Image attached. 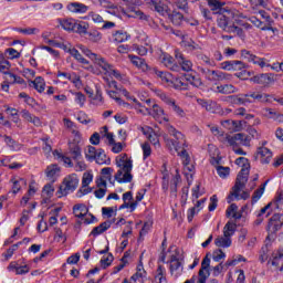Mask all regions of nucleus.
<instances>
[{
  "label": "nucleus",
  "mask_w": 283,
  "mask_h": 283,
  "mask_svg": "<svg viewBox=\"0 0 283 283\" xmlns=\"http://www.w3.org/2000/svg\"><path fill=\"white\" fill-rule=\"evenodd\" d=\"M235 165L241 166L242 169L238 174L235 184L227 197L228 205H231L234 200H249V198H251V192L243 190L244 187H247V182H249V169L251 168L249 159L239 157L235 159ZM240 191H242V193H240Z\"/></svg>",
  "instance_id": "obj_1"
},
{
  "label": "nucleus",
  "mask_w": 283,
  "mask_h": 283,
  "mask_svg": "<svg viewBox=\"0 0 283 283\" xmlns=\"http://www.w3.org/2000/svg\"><path fill=\"white\" fill-rule=\"evenodd\" d=\"M217 14H219L217 20L219 28L229 34H237V36H242V34H247V30L251 29V24L249 23H243L241 27L231 24V20L235 18V10L226 9L224 11H221Z\"/></svg>",
  "instance_id": "obj_2"
},
{
  "label": "nucleus",
  "mask_w": 283,
  "mask_h": 283,
  "mask_svg": "<svg viewBox=\"0 0 283 283\" xmlns=\"http://www.w3.org/2000/svg\"><path fill=\"white\" fill-rule=\"evenodd\" d=\"M116 165L118 170L115 174L114 179L119 184L132 182V180H134V176L132 175L134 165L132 164V159L127 157V154L117 157Z\"/></svg>",
  "instance_id": "obj_3"
},
{
  "label": "nucleus",
  "mask_w": 283,
  "mask_h": 283,
  "mask_svg": "<svg viewBox=\"0 0 283 283\" xmlns=\"http://www.w3.org/2000/svg\"><path fill=\"white\" fill-rule=\"evenodd\" d=\"M168 133L175 138L165 139L166 146L170 151H174V149L175 151H180L187 147V139H185V135H182V133L178 132L174 126H168Z\"/></svg>",
  "instance_id": "obj_4"
},
{
  "label": "nucleus",
  "mask_w": 283,
  "mask_h": 283,
  "mask_svg": "<svg viewBox=\"0 0 283 283\" xmlns=\"http://www.w3.org/2000/svg\"><path fill=\"white\" fill-rule=\"evenodd\" d=\"M77 187L78 176L76 174L69 175L67 177L64 178L62 185L57 190L59 198H61V196H67V193L76 191Z\"/></svg>",
  "instance_id": "obj_5"
},
{
  "label": "nucleus",
  "mask_w": 283,
  "mask_h": 283,
  "mask_svg": "<svg viewBox=\"0 0 283 283\" xmlns=\"http://www.w3.org/2000/svg\"><path fill=\"white\" fill-rule=\"evenodd\" d=\"M198 71L201 72L207 81H210L211 83H222V81H231V74L224 73L222 71H213L205 69L202 66H199Z\"/></svg>",
  "instance_id": "obj_6"
},
{
  "label": "nucleus",
  "mask_w": 283,
  "mask_h": 283,
  "mask_svg": "<svg viewBox=\"0 0 283 283\" xmlns=\"http://www.w3.org/2000/svg\"><path fill=\"white\" fill-rule=\"evenodd\" d=\"M126 3L133 7H128L127 10L122 9V14L133 19H140V21H147V15L138 8H136V6H140V0H126Z\"/></svg>",
  "instance_id": "obj_7"
},
{
  "label": "nucleus",
  "mask_w": 283,
  "mask_h": 283,
  "mask_svg": "<svg viewBox=\"0 0 283 283\" xmlns=\"http://www.w3.org/2000/svg\"><path fill=\"white\" fill-rule=\"evenodd\" d=\"M226 140L230 147H240V145L243 147H249L251 143V139H249V136H247L244 133L234 134L232 136L227 135Z\"/></svg>",
  "instance_id": "obj_8"
},
{
  "label": "nucleus",
  "mask_w": 283,
  "mask_h": 283,
  "mask_svg": "<svg viewBox=\"0 0 283 283\" xmlns=\"http://www.w3.org/2000/svg\"><path fill=\"white\" fill-rule=\"evenodd\" d=\"M159 98L161 101H164L166 103V105H168V107L170 109H172V112H175V114H177V116H180V118H185V116H186L185 109H182V107H180V105H178L176 103V99L169 97V95H167L165 93H160Z\"/></svg>",
  "instance_id": "obj_9"
},
{
  "label": "nucleus",
  "mask_w": 283,
  "mask_h": 283,
  "mask_svg": "<svg viewBox=\"0 0 283 283\" xmlns=\"http://www.w3.org/2000/svg\"><path fill=\"white\" fill-rule=\"evenodd\" d=\"M251 81H253V83H256L258 85H262L263 87H269L270 85H273V83H275V74L262 73L253 76Z\"/></svg>",
  "instance_id": "obj_10"
},
{
  "label": "nucleus",
  "mask_w": 283,
  "mask_h": 283,
  "mask_svg": "<svg viewBox=\"0 0 283 283\" xmlns=\"http://www.w3.org/2000/svg\"><path fill=\"white\" fill-rule=\"evenodd\" d=\"M210 266H211V259H209V254H207L201 262L198 283H207L209 275H211V272L209 271Z\"/></svg>",
  "instance_id": "obj_11"
},
{
  "label": "nucleus",
  "mask_w": 283,
  "mask_h": 283,
  "mask_svg": "<svg viewBox=\"0 0 283 283\" xmlns=\"http://www.w3.org/2000/svg\"><path fill=\"white\" fill-rule=\"evenodd\" d=\"M282 227H283L282 213H274L269 220L266 230L270 233H277V231H280Z\"/></svg>",
  "instance_id": "obj_12"
},
{
  "label": "nucleus",
  "mask_w": 283,
  "mask_h": 283,
  "mask_svg": "<svg viewBox=\"0 0 283 283\" xmlns=\"http://www.w3.org/2000/svg\"><path fill=\"white\" fill-rule=\"evenodd\" d=\"M73 213L75 218H81V220H84V224H92V222L96 220V217H94L93 214H90L91 220L85 218V216H87V208L85 207V205H75L73 207Z\"/></svg>",
  "instance_id": "obj_13"
},
{
  "label": "nucleus",
  "mask_w": 283,
  "mask_h": 283,
  "mask_svg": "<svg viewBox=\"0 0 283 283\" xmlns=\"http://www.w3.org/2000/svg\"><path fill=\"white\" fill-rule=\"evenodd\" d=\"M159 59L168 70H171L172 72H178L180 70V66L176 64V60L170 54L161 52Z\"/></svg>",
  "instance_id": "obj_14"
},
{
  "label": "nucleus",
  "mask_w": 283,
  "mask_h": 283,
  "mask_svg": "<svg viewBox=\"0 0 283 283\" xmlns=\"http://www.w3.org/2000/svg\"><path fill=\"white\" fill-rule=\"evenodd\" d=\"M81 140H78L76 137L74 138L73 143L69 144V153L73 160H81L83 158V155L81 153Z\"/></svg>",
  "instance_id": "obj_15"
},
{
  "label": "nucleus",
  "mask_w": 283,
  "mask_h": 283,
  "mask_svg": "<svg viewBox=\"0 0 283 283\" xmlns=\"http://www.w3.org/2000/svg\"><path fill=\"white\" fill-rule=\"evenodd\" d=\"M169 264H170L171 275H175V277H178V275L182 273V262H180V260L176 254H172L170 256Z\"/></svg>",
  "instance_id": "obj_16"
},
{
  "label": "nucleus",
  "mask_w": 283,
  "mask_h": 283,
  "mask_svg": "<svg viewBox=\"0 0 283 283\" xmlns=\"http://www.w3.org/2000/svg\"><path fill=\"white\" fill-rule=\"evenodd\" d=\"M256 158L261 160L262 165H269L273 158V153L266 147H260L256 151Z\"/></svg>",
  "instance_id": "obj_17"
},
{
  "label": "nucleus",
  "mask_w": 283,
  "mask_h": 283,
  "mask_svg": "<svg viewBox=\"0 0 283 283\" xmlns=\"http://www.w3.org/2000/svg\"><path fill=\"white\" fill-rule=\"evenodd\" d=\"M66 10L73 14H85L90 10V7L81 2H71L67 4Z\"/></svg>",
  "instance_id": "obj_18"
},
{
  "label": "nucleus",
  "mask_w": 283,
  "mask_h": 283,
  "mask_svg": "<svg viewBox=\"0 0 283 283\" xmlns=\"http://www.w3.org/2000/svg\"><path fill=\"white\" fill-rule=\"evenodd\" d=\"M207 4L212 11V14H219L220 12H223L224 10L229 9V8H224L227 3L222 2V0H207Z\"/></svg>",
  "instance_id": "obj_19"
},
{
  "label": "nucleus",
  "mask_w": 283,
  "mask_h": 283,
  "mask_svg": "<svg viewBox=\"0 0 283 283\" xmlns=\"http://www.w3.org/2000/svg\"><path fill=\"white\" fill-rule=\"evenodd\" d=\"M155 120H158L159 123H163L165 120L166 123H169V118L165 116V109L160 107L158 104L153 105V111L149 113Z\"/></svg>",
  "instance_id": "obj_20"
},
{
  "label": "nucleus",
  "mask_w": 283,
  "mask_h": 283,
  "mask_svg": "<svg viewBox=\"0 0 283 283\" xmlns=\"http://www.w3.org/2000/svg\"><path fill=\"white\" fill-rule=\"evenodd\" d=\"M128 59H130V63H133L135 67H138V70H142L143 72H149V70H151V66L147 64L145 59L138 57L136 55H128Z\"/></svg>",
  "instance_id": "obj_21"
},
{
  "label": "nucleus",
  "mask_w": 283,
  "mask_h": 283,
  "mask_svg": "<svg viewBox=\"0 0 283 283\" xmlns=\"http://www.w3.org/2000/svg\"><path fill=\"white\" fill-rule=\"evenodd\" d=\"M178 156H180L185 169L187 171H193V165H190L191 163V157L189 156V153H187V147L181 148V150L177 151Z\"/></svg>",
  "instance_id": "obj_22"
},
{
  "label": "nucleus",
  "mask_w": 283,
  "mask_h": 283,
  "mask_svg": "<svg viewBox=\"0 0 283 283\" xmlns=\"http://www.w3.org/2000/svg\"><path fill=\"white\" fill-rule=\"evenodd\" d=\"M96 187L98 189L94 191L95 197L98 198V199L105 198V193H107V181L104 180L103 178H97L96 179Z\"/></svg>",
  "instance_id": "obj_23"
},
{
  "label": "nucleus",
  "mask_w": 283,
  "mask_h": 283,
  "mask_svg": "<svg viewBox=\"0 0 283 283\" xmlns=\"http://www.w3.org/2000/svg\"><path fill=\"white\" fill-rule=\"evenodd\" d=\"M61 172V167H59V165L56 164H52L50 166L46 167L45 174L46 177L52 180V182H54V180H56V176H59V174Z\"/></svg>",
  "instance_id": "obj_24"
},
{
  "label": "nucleus",
  "mask_w": 283,
  "mask_h": 283,
  "mask_svg": "<svg viewBox=\"0 0 283 283\" xmlns=\"http://www.w3.org/2000/svg\"><path fill=\"white\" fill-rule=\"evenodd\" d=\"M155 283H167V270L163 265H158L154 277Z\"/></svg>",
  "instance_id": "obj_25"
},
{
  "label": "nucleus",
  "mask_w": 283,
  "mask_h": 283,
  "mask_svg": "<svg viewBox=\"0 0 283 283\" xmlns=\"http://www.w3.org/2000/svg\"><path fill=\"white\" fill-rule=\"evenodd\" d=\"M217 92L219 94H235L238 93V87H235L233 84H221L217 86Z\"/></svg>",
  "instance_id": "obj_26"
},
{
  "label": "nucleus",
  "mask_w": 283,
  "mask_h": 283,
  "mask_svg": "<svg viewBox=\"0 0 283 283\" xmlns=\"http://www.w3.org/2000/svg\"><path fill=\"white\" fill-rule=\"evenodd\" d=\"M60 25L63 30H66V32H74L76 20L72 18L62 19L60 20Z\"/></svg>",
  "instance_id": "obj_27"
},
{
  "label": "nucleus",
  "mask_w": 283,
  "mask_h": 283,
  "mask_svg": "<svg viewBox=\"0 0 283 283\" xmlns=\"http://www.w3.org/2000/svg\"><path fill=\"white\" fill-rule=\"evenodd\" d=\"M181 48H186V50H201L200 44L196 43V41H192L191 38H184L180 42Z\"/></svg>",
  "instance_id": "obj_28"
},
{
  "label": "nucleus",
  "mask_w": 283,
  "mask_h": 283,
  "mask_svg": "<svg viewBox=\"0 0 283 283\" xmlns=\"http://www.w3.org/2000/svg\"><path fill=\"white\" fill-rule=\"evenodd\" d=\"M64 125L67 129L71 130V133L73 134V136H75L77 140H81V132H78L74 122H72L70 118H64Z\"/></svg>",
  "instance_id": "obj_29"
},
{
  "label": "nucleus",
  "mask_w": 283,
  "mask_h": 283,
  "mask_svg": "<svg viewBox=\"0 0 283 283\" xmlns=\"http://www.w3.org/2000/svg\"><path fill=\"white\" fill-rule=\"evenodd\" d=\"M87 30H90V23L76 20L75 29L73 30L75 34H87Z\"/></svg>",
  "instance_id": "obj_30"
},
{
  "label": "nucleus",
  "mask_w": 283,
  "mask_h": 283,
  "mask_svg": "<svg viewBox=\"0 0 283 283\" xmlns=\"http://www.w3.org/2000/svg\"><path fill=\"white\" fill-rule=\"evenodd\" d=\"M94 61V63L96 64V65H98V67H102L103 69V71L107 74V73H109V70H112V64H109L108 62H107V60H105L104 57H102V56H99V55H97L96 56V59L95 60H93Z\"/></svg>",
  "instance_id": "obj_31"
},
{
  "label": "nucleus",
  "mask_w": 283,
  "mask_h": 283,
  "mask_svg": "<svg viewBox=\"0 0 283 283\" xmlns=\"http://www.w3.org/2000/svg\"><path fill=\"white\" fill-rule=\"evenodd\" d=\"M109 227H112V221H104L92 230L91 235H101V233H105Z\"/></svg>",
  "instance_id": "obj_32"
},
{
  "label": "nucleus",
  "mask_w": 283,
  "mask_h": 283,
  "mask_svg": "<svg viewBox=\"0 0 283 283\" xmlns=\"http://www.w3.org/2000/svg\"><path fill=\"white\" fill-rule=\"evenodd\" d=\"M169 21H171V23H174V25H180L182 23V21L185 20V15H182V13L178 12V11H172L169 15H168Z\"/></svg>",
  "instance_id": "obj_33"
},
{
  "label": "nucleus",
  "mask_w": 283,
  "mask_h": 283,
  "mask_svg": "<svg viewBox=\"0 0 283 283\" xmlns=\"http://www.w3.org/2000/svg\"><path fill=\"white\" fill-rule=\"evenodd\" d=\"M42 196H43V202H48L52 196H54V186L52 184H48L43 187L42 190Z\"/></svg>",
  "instance_id": "obj_34"
},
{
  "label": "nucleus",
  "mask_w": 283,
  "mask_h": 283,
  "mask_svg": "<svg viewBox=\"0 0 283 283\" xmlns=\"http://www.w3.org/2000/svg\"><path fill=\"white\" fill-rule=\"evenodd\" d=\"M30 85H33L36 92H45V81L41 76L36 77L34 81H30Z\"/></svg>",
  "instance_id": "obj_35"
},
{
  "label": "nucleus",
  "mask_w": 283,
  "mask_h": 283,
  "mask_svg": "<svg viewBox=\"0 0 283 283\" xmlns=\"http://www.w3.org/2000/svg\"><path fill=\"white\" fill-rule=\"evenodd\" d=\"M69 54H71V56H74V59L78 61V63H82L83 65H90V61L83 57V55L78 52V50L74 48L69 49Z\"/></svg>",
  "instance_id": "obj_36"
},
{
  "label": "nucleus",
  "mask_w": 283,
  "mask_h": 283,
  "mask_svg": "<svg viewBox=\"0 0 283 283\" xmlns=\"http://www.w3.org/2000/svg\"><path fill=\"white\" fill-rule=\"evenodd\" d=\"M112 174H114V168L106 167L101 170V177L97 178H103V180H105L106 182L108 180L111 185H114V181H112Z\"/></svg>",
  "instance_id": "obj_37"
},
{
  "label": "nucleus",
  "mask_w": 283,
  "mask_h": 283,
  "mask_svg": "<svg viewBox=\"0 0 283 283\" xmlns=\"http://www.w3.org/2000/svg\"><path fill=\"white\" fill-rule=\"evenodd\" d=\"M94 160L97 163V165H109L111 163L103 149L97 150V156H95Z\"/></svg>",
  "instance_id": "obj_38"
},
{
  "label": "nucleus",
  "mask_w": 283,
  "mask_h": 283,
  "mask_svg": "<svg viewBox=\"0 0 283 283\" xmlns=\"http://www.w3.org/2000/svg\"><path fill=\"white\" fill-rule=\"evenodd\" d=\"M214 244H216V247H223V248L231 247V238L230 237H218L214 240Z\"/></svg>",
  "instance_id": "obj_39"
},
{
  "label": "nucleus",
  "mask_w": 283,
  "mask_h": 283,
  "mask_svg": "<svg viewBox=\"0 0 283 283\" xmlns=\"http://www.w3.org/2000/svg\"><path fill=\"white\" fill-rule=\"evenodd\" d=\"M13 30L18 34H24V35L39 34V29L38 28H25V29L15 28Z\"/></svg>",
  "instance_id": "obj_40"
},
{
  "label": "nucleus",
  "mask_w": 283,
  "mask_h": 283,
  "mask_svg": "<svg viewBox=\"0 0 283 283\" xmlns=\"http://www.w3.org/2000/svg\"><path fill=\"white\" fill-rule=\"evenodd\" d=\"M197 60L203 65H208L209 67H213V65H216V62L213 60H211L208 55L202 53L197 55Z\"/></svg>",
  "instance_id": "obj_41"
},
{
  "label": "nucleus",
  "mask_w": 283,
  "mask_h": 283,
  "mask_svg": "<svg viewBox=\"0 0 283 283\" xmlns=\"http://www.w3.org/2000/svg\"><path fill=\"white\" fill-rule=\"evenodd\" d=\"M249 21H251L256 28H261V30H272V32H275V29H273V27H262V20H260V18L255 15L250 17Z\"/></svg>",
  "instance_id": "obj_42"
},
{
  "label": "nucleus",
  "mask_w": 283,
  "mask_h": 283,
  "mask_svg": "<svg viewBox=\"0 0 283 283\" xmlns=\"http://www.w3.org/2000/svg\"><path fill=\"white\" fill-rule=\"evenodd\" d=\"M148 73L155 74L156 76H158V78H161V81H165L166 83H169V78L167 77L166 72L159 71L156 67H150Z\"/></svg>",
  "instance_id": "obj_43"
},
{
  "label": "nucleus",
  "mask_w": 283,
  "mask_h": 283,
  "mask_svg": "<svg viewBox=\"0 0 283 283\" xmlns=\"http://www.w3.org/2000/svg\"><path fill=\"white\" fill-rule=\"evenodd\" d=\"M54 156H57V158H61L62 163L65 165V167H74V163H72V158L63 156L61 153H59L57 150L53 151Z\"/></svg>",
  "instance_id": "obj_44"
},
{
  "label": "nucleus",
  "mask_w": 283,
  "mask_h": 283,
  "mask_svg": "<svg viewBox=\"0 0 283 283\" xmlns=\"http://www.w3.org/2000/svg\"><path fill=\"white\" fill-rule=\"evenodd\" d=\"M235 232V224L228 222L223 228V235L224 238H231Z\"/></svg>",
  "instance_id": "obj_45"
},
{
  "label": "nucleus",
  "mask_w": 283,
  "mask_h": 283,
  "mask_svg": "<svg viewBox=\"0 0 283 283\" xmlns=\"http://www.w3.org/2000/svg\"><path fill=\"white\" fill-rule=\"evenodd\" d=\"M97 155H98V150H96V147L94 146L87 147V150L85 151V158L87 160H94Z\"/></svg>",
  "instance_id": "obj_46"
},
{
  "label": "nucleus",
  "mask_w": 283,
  "mask_h": 283,
  "mask_svg": "<svg viewBox=\"0 0 283 283\" xmlns=\"http://www.w3.org/2000/svg\"><path fill=\"white\" fill-rule=\"evenodd\" d=\"M266 188V182H264L259 189H256L252 196V202H258L264 195V189Z\"/></svg>",
  "instance_id": "obj_47"
},
{
  "label": "nucleus",
  "mask_w": 283,
  "mask_h": 283,
  "mask_svg": "<svg viewBox=\"0 0 283 283\" xmlns=\"http://www.w3.org/2000/svg\"><path fill=\"white\" fill-rule=\"evenodd\" d=\"M249 98H253V101H259L261 103H265L268 95L262 93L252 92L248 94Z\"/></svg>",
  "instance_id": "obj_48"
},
{
  "label": "nucleus",
  "mask_w": 283,
  "mask_h": 283,
  "mask_svg": "<svg viewBox=\"0 0 283 283\" xmlns=\"http://www.w3.org/2000/svg\"><path fill=\"white\" fill-rule=\"evenodd\" d=\"M49 43H50V45H53V48H61L65 52H70V50H74V48H72V45L63 44V43L56 42L54 40H49Z\"/></svg>",
  "instance_id": "obj_49"
},
{
  "label": "nucleus",
  "mask_w": 283,
  "mask_h": 283,
  "mask_svg": "<svg viewBox=\"0 0 283 283\" xmlns=\"http://www.w3.org/2000/svg\"><path fill=\"white\" fill-rule=\"evenodd\" d=\"M92 180H94V175H92V172H84L82 178V187H90Z\"/></svg>",
  "instance_id": "obj_50"
},
{
  "label": "nucleus",
  "mask_w": 283,
  "mask_h": 283,
  "mask_svg": "<svg viewBox=\"0 0 283 283\" xmlns=\"http://www.w3.org/2000/svg\"><path fill=\"white\" fill-rule=\"evenodd\" d=\"M175 6H177L178 10H182L184 12H189V2L187 0H176Z\"/></svg>",
  "instance_id": "obj_51"
},
{
  "label": "nucleus",
  "mask_w": 283,
  "mask_h": 283,
  "mask_svg": "<svg viewBox=\"0 0 283 283\" xmlns=\"http://www.w3.org/2000/svg\"><path fill=\"white\" fill-rule=\"evenodd\" d=\"M180 182V175H177L176 177L172 178L171 180V186H170V191L174 196L178 193V184Z\"/></svg>",
  "instance_id": "obj_52"
},
{
  "label": "nucleus",
  "mask_w": 283,
  "mask_h": 283,
  "mask_svg": "<svg viewBox=\"0 0 283 283\" xmlns=\"http://www.w3.org/2000/svg\"><path fill=\"white\" fill-rule=\"evenodd\" d=\"M224 258H227V254H224V252L221 249L212 252V260L214 262H220V260H224Z\"/></svg>",
  "instance_id": "obj_53"
},
{
  "label": "nucleus",
  "mask_w": 283,
  "mask_h": 283,
  "mask_svg": "<svg viewBox=\"0 0 283 283\" xmlns=\"http://www.w3.org/2000/svg\"><path fill=\"white\" fill-rule=\"evenodd\" d=\"M80 50L83 52V54H85V56H88L91 61H94L98 56V54L93 53L90 49H87L84 45H80Z\"/></svg>",
  "instance_id": "obj_54"
},
{
  "label": "nucleus",
  "mask_w": 283,
  "mask_h": 283,
  "mask_svg": "<svg viewBox=\"0 0 283 283\" xmlns=\"http://www.w3.org/2000/svg\"><path fill=\"white\" fill-rule=\"evenodd\" d=\"M102 134H104L105 138H107L109 145H114L116 140L114 139V134L108 132L107 126H104Z\"/></svg>",
  "instance_id": "obj_55"
},
{
  "label": "nucleus",
  "mask_w": 283,
  "mask_h": 283,
  "mask_svg": "<svg viewBox=\"0 0 283 283\" xmlns=\"http://www.w3.org/2000/svg\"><path fill=\"white\" fill-rule=\"evenodd\" d=\"M88 19H92L95 23H105V20H103V17L94 11H91L88 13Z\"/></svg>",
  "instance_id": "obj_56"
},
{
  "label": "nucleus",
  "mask_w": 283,
  "mask_h": 283,
  "mask_svg": "<svg viewBox=\"0 0 283 283\" xmlns=\"http://www.w3.org/2000/svg\"><path fill=\"white\" fill-rule=\"evenodd\" d=\"M179 65H181V70H184V72H191V67H193L191 61L186 59H184V61H179Z\"/></svg>",
  "instance_id": "obj_57"
},
{
  "label": "nucleus",
  "mask_w": 283,
  "mask_h": 283,
  "mask_svg": "<svg viewBox=\"0 0 283 283\" xmlns=\"http://www.w3.org/2000/svg\"><path fill=\"white\" fill-rule=\"evenodd\" d=\"M114 262V255L108 254L106 258L101 260V266L102 269H107Z\"/></svg>",
  "instance_id": "obj_58"
},
{
  "label": "nucleus",
  "mask_w": 283,
  "mask_h": 283,
  "mask_svg": "<svg viewBox=\"0 0 283 283\" xmlns=\"http://www.w3.org/2000/svg\"><path fill=\"white\" fill-rule=\"evenodd\" d=\"M280 260H283V249L277 250L276 253H274V259L272 261L273 266H280Z\"/></svg>",
  "instance_id": "obj_59"
},
{
  "label": "nucleus",
  "mask_w": 283,
  "mask_h": 283,
  "mask_svg": "<svg viewBox=\"0 0 283 283\" xmlns=\"http://www.w3.org/2000/svg\"><path fill=\"white\" fill-rule=\"evenodd\" d=\"M229 98H231V102L233 103V105H244L243 94H241V95H232Z\"/></svg>",
  "instance_id": "obj_60"
},
{
  "label": "nucleus",
  "mask_w": 283,
  "mask_h": 283,
  "mask_svg": "<svg viewBox=\"0 0 283 283\" xmlns=\"http://www.w3.org/2000/svg\"><path fill=\"white\" fill-rule=\"evenodd\" d=\"M10 67V61L4 60L3 55H0V72L3 74V72H8L6 70H8Z\"/></svg>",
  "instance_id": "obj_61"
},
{
  "label": "nucleus",
  "mask_w": 283,
  "mask_h": 283,
  "mask_svg": "<svg viewBox=\"0 0 283 283\" xmlns=\"http://www.w3.org/2000/svg\"><path fill=\"white\" fill-rule=\"evenodd\" d=\"M218 208V196L217 195H213L211 198H210V203H209V211H216V209Z\"/></svg>",
  "instance_id": "obj_62"
},
{
  "label": "nucleus",
  "mask_w": 283,
  "mask_h": 283,
  "mask_svg": "<svg viewBox=\"0 0 283 283\" xmlns=\"http://www.w3.org/2000/svg\"><path fill=\"white\" fill-rule=\"evenodd\" d=\"M217 172L219 174L220 178H227V176H229L230 169L229 167L219 166L217 168Z\"/></svg>",
  "instance_id": "obj_63"
},
{
  "label": "nucleus",
  "mask_w": 283,
  "mask_h": 283,
  "mask_svg": "<svg viewBox=\"0 0 283 283\" xmlns=\"http://www.w3.org/2000/svg\"><path fill=\"white\" fill-rule=\"evenodd\" d=\"M143 153H144V158H149L151 156V146L149 143H145L142 145Z\"/></svg>",
  "instance_id": "obj_64"
}]
</instances>
